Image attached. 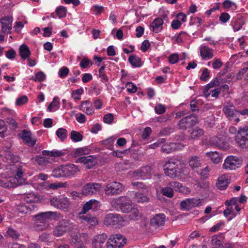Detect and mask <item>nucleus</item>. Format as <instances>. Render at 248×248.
<instances>
[{
    "label": "nucleus",
    "instance_id": "44",
    "mask_svg": "<svg viewBox=\"0 0 248 248\" xmlns=\"http://www.w3.org/2000/svg\"><path fill=\"white\" fill-rule=\"evenodd\" d=\"M81 234L79 233H76L71 236L70 239V243L72 245H74L75 247H80V246H84L81 240Z\"/></svg>",
    "mask_w": 248,
    "mask_h": 248
},
{
    "label": "nucleus",
    "instance_id": "36",
    "mask_svg": "<svg viewBox=\"0 0 248 248\" xmlns=\"http://www.w3.org/2000/svg\"><path fill=\"white\" fill-rule=\"evenodd\" d=\"M128 60L132 66L135 68L140 67L143 65L141 59L135 54L130 55Z\"/></svg>",
    "mask_w": 248,
    "mask_h": 248
},
{
    "label": "nucleus",
    "instance_id": "50",
    "mask_svg": "<svg viewBox=\"0 0 248 248\" xmlns=\"http://www.w3.org/2000/svg\"><path fill=\"white\" fill-rule=\"evenodd\" d=\"M38 198L36 195L32 193L25 194L24 197V201L28 204H32L37 201Z\"/></svg>",
    "mask_w": 248,
    "mask_h": 248
},
{
    "label": "nucleus",
    "instance_id": "9",
    "mask_svg": "<svg viewBox=\"0 0 248 248\" xmlns=\"http://www.w3.org/2000/svg\"><path fill=\"white\" fill-rule=\"evenodd\" d=\"M242 160L238 156L229 155L225 159L223 168L227 170H233L241 167Z\"/></svg>",
    "mask_w": 248,
    "mask_h": 248
},
{
    "label": "nucleus",
    "instance_id": "30",
    "mask_svg": "<svg viewBox=\"0 0 248 248\" xmlns=\"http://www.w3.org/2000/svg\"><path fill=\"white\" fill-rule=\"evenodd\" d=\"M200 54L202 59L209 60L213 58V52L212 49L207 46L201 45L200 46Z\"/></svg>",
    "mask_w": 248,
    "mask_h": 248
},
{
    "label": "nucleus",
    "instance_id": "20",
    "mask_svg": "<svg viewBox=\"0 0 248 248\" xmlns=\"http://www.w3.org/2000/svg\"><path fill=\"white\" fill-rule=\"evenodd\" d=\"M184 145L181 143L167 142L163 144L161 146L162 151L167 154L178 150H181Z\"/></svg>",
    "mask_w": 248,
    "mask_h": 248
},
{
    "label": "nucleus",
    "instance_id": "35",
    "mask_svg": "<svg viewBox=\"0 0 248 248\" xmlns=\"http://www.w3.org/2000/svg\"><path fill=\"white\" fill-rule=\"evenodd\" d=\"M60 107V102L59 98L55 96L53 98L52 101L48 106L46 111L49 112H55L58 110Z\"/></svg>",
    "mask_w": 248,
    "mask_h": 248
},
{
    "label": "nucleus",
    "instance_id": "3",
    "mask_svg": "<svg viewBox=\"0 0 248 248\" xmlns=\"http://www.w3.org/2000/svg\"><path fill=\"white\" fill-rule=\"evenodd\" d=\"M37 221L34 225V230L41 231L45 230L48 226L46 223V220H56L62 217L61 214L57 212L47 211L41 212L33 216Z\"/></svg>",
    "mask_w": 248,
    "mask_h": 248
},
{
    "label": "nucleus",
    "instance_id": "62",
    "mask_svg": "<svg viewBox=\"0 0 248 248\" xmlns=\"http://www.w3.org/2000/svg\"><path fill=\"white\" fill-rule=\"evenodd\" d=\"M125 88L129 93H135L137 91V86L131 82H128L126 84Z\"/></svg>",
    "mask_w": 248,
    "mask_h": 248
},
{
    "label": "nucleus",
    "instance_id": "8",
    "mask_svg": "<svg viewBox=\"0 0 248 248\" xmlns=\"http://www.w3.org/2000/svg\"><path fill=\"white\" fill-rule=\"evenodd\" d=\"M126 243L125 239L121 234H113L110 236L106 243L107 248H121Z\"/></svg>",
    "mask_w": 248,
    "mask_h": 248
},
{
    "label": "nucleus",
    "instance_id": "16",
    "mask_svg": "<svg viewBox=\"0 0 248 248\" xmlns=\"http://www.w3.org/2000/svg\"><path fill=\"white\" fill-rule=\"evenodd\" d=\"M101 187V185L99 183H88L83 186L82 194L86 196L96 194L100 190Z\"/></svg>",
    "mask_w": 248,
    "mask_h": 248
},
{
    "label": "nucleus",
    "instance_id": "38",
    "mask_svg": "<svg viewBox=\"0 0 248 248\" xmlns=\"http://www.w3.org/2000/svg\"><path fill=\"white\" fill-rule=\"evenodd\" d=\"M42 153L44 156H48L49 157H60L64 155V152L57 150H43Z\"/></svg>",
    "mask_w": 248,
    "mask_h": 248
},
{
    "label": "nucleus",
    "instance_id": "57",
    "mask_svg": "<svg viewBox=\"0 0 248 248\" xmlns=\"http://www.w3.org/2000/svg\"><path fill=\"white\" fill-rule=\"evenodd\" d=\"M6 123L12 130H16L18 128V124L13 117H8L5 119Z\"/></svg>",
    "mask_w": 248,
    "mask_h": 248
},
{
    "label": "nucleus",
    "instance_id": "26",
    "mask_svg": "<svg viewBox=\"0 0 248 248\" xmlns=\"http://www.w3.org/2000/svg\"><path fill=\"white\" fill-rule=\"evenodd\" d=\"M64 169L66 178L73 177L79 171V168L73 164L64 165Z\"/></svg>",
    "mask_w": 248,
    "mask_h": 248
},
{
    "label": "nucleus",
    "instance_id": "10",
    "mask_svg": "<svg viewBox=\"0 0 248 248\" xmlns=\"http://www.w3.org/2000/svg\"><path fill=\"white\" fill-rule=\"evenodd\" d=\"M179 160L171 159L169 160L164 166V172L165 174L171 178H175V173H176L177 167L181 163Z\"/></svg>",
    "mask_w": 248,
    "mask_h": 248
},
{
    "label": "nucleus",
    "instance_id": "58",
    "mask_svg": "<svg viewBox=\"0 0 248 248\" xmlns=\"http://www.w3.org/2000/svg\"><path fill=\"white\" fill-rule=\"evenodd\" d=\"M179 60H181V58L178 53H172L168 57V62L171 64L176 63Z\"/></svg>",
    "mask_w": 248,
    "mask_h": 248
},
{
    "label": "nucleus",
    "instance_id": "48",
    "mask_svg": "<svg viewBox=\"0 0 248 248\" xmlns=\"http://www.w3.org/2000/svg\"><path fill=\"white\" fill-rule=\"evenodd\" d=\"M189 164L190 167L194 169L201 167L202 163L198 156H193L189 159Z\"/></svg>",
    "mask_w": 248,
    "mask_h": 248
},
{
    "label": "nucleus",
    "instance_id": "15",
    "mask_svg": "<svg viewBox=\"0 0 248 248\" xmlns=\"http://www.w3.org/2000/svg\"><path fill=\"white\" fill-rule=\"evenodd\" d=\"M235 141L240 146L244 147L248 141V126L239 128L235 135Z\"/></svg>",
    "mask_w": 248,
    "mask_h": 248
},
{
    "label": "nucleus",
    "instance_id": "64",
    "mask_svg": "<svg viewBox=\"0 0 248 248\" xmlns=\"http://www.w3.org/2000/svg\"><path fill=\"white\" fill-rule=\"evenodd\" d=\"M92 64V62L86 58L81 60L79 65L82 68H88Z\"/></svg>",
    "mask_w": 248,
    "mask_h": 248
},
{
    "label": "nucleus",
    "instance_id": "42",
    "mask_svg": "<svg viewBox=\"0 0 248 248\" xmlns=\"http://www.w3.org/2000/svg\"><path fill=\"white\" fill-rule=\"evenodd\" d=\"M34 160L39 166H46L48 164L52 162L49 158L41 155H36L34 157Z\"/></svg>",
    "mask_w": 248,
    "mask_h": 248
},
{
    "label": "nucleus",
    "instance_id": "54",
    "mask_svg": "<svg viewBox=\"0 0 248 248\" xmlns=\"http://www.w3.org/2000/svg\"><path fill=\"white\" fill-rule=\"evenodd\" d=\"M1 113L3 117L7 118L8 117H14L16 114L15 111L7 108H3L0 109Z\"/></svg>",
    "mask_w": 248,
    "mask_h": 248
},
{
    "label": "nucleus",
    "instance_id": "5",
    "mask_svg": "<svg viewBox=\"0 0 248 248\" xmlns=\"http://www.w3.org/2000/svg\"><path fill=\"white\" fill-rule=\"evenodd\" d=\"M127 216L124 217L117 214H108L104 218V223L106 225H124V220H126Z\"/></svg>",
    "mask_w": 248,
    "mask_h": 248
},
{
    "label": "nucleus",
    "instance_id": "39",
    "mask_svg": "<svg viewBox=\"0 0 248 248\" xmlns=\"http://www.w3.org/2000/svg\"><path fill=\"white\" fill-rule=\"evenodd\" d=\"M235 104L239 106H244L248 103V92H243L240 97L234 101Z\"/></svg>",
    "mask_w": 248,
    "mask_h": 248
},
{
    "label": "nucleus",
    "instance_id": "47",
    "mask_svg": "<svg viewBox=\"0 0 248 248\" xmlns=\"http://www.w3.org/2000/svg\"><path fill=\"white\" fill-rule=\"evenodd\" d=\"M56 134L61 141H64L67 138L68 131L64 128H59L56 131Z\"/></svg>",
    "mask_w": 248,
    "mask_h": 248
},
{
    "label": "nucleus",
    "instance_id": "22",
    "mask_svg": "<svg viewBox=\"0 0 248 248\" xmlns=\"http://www.w3.org/2000/svg\"><path fill=\"white\" fill-rule=\"evenodd\" d=\"M21 138L23 141L30 146H33L36 143V139L32 136L31 133L26 130L22 131Z\"/></svg>",
    "mask_w": 248,
    "mask_h": 248
},
{
    "label": "nucleus",
    "instance_id": "25",
    "mask_svg": "<svg viewBox=\"0 0 248 248\" xmlns=\"http://www.w3.org/2000/svg\"><path fill=\"white\" fill-rule=\"evenodd\" d=\"M166 221V217L163 214H157L153 217L150 220L152 226L157 227L163 226Z\"/></svg>",
    "mask_w": 248,
    "mask_h": 248
},
{
    "label": "nucleus",
    "instance_id": "19",
    "mask_svg": "<svg viewBox=\"0 0 248 248\" xmlns=\"http://www.w3.org/2000/svg\"><path fill=\"white\" fill-rule=\"evenodd\" d=\"M107 237V235L105 233H102L95 236L92 239V248H104Z\"/></svg>",
    "mask_w": 248,
    "mask_h": 248
},
{
    "label": "nucleus",
    "instance_id": "51",
    "mask_svg": "<svg viewBox=\"0 0 248 248\" xmlns=\"http://www.w3.org/2000/svg\"><path fill=\"white\" fill-rule=\"evenodd\" d=\"M8 127L5 122L0 119V138H4L7 136Z\"/></svg>",
    "mask_w": 248,
    "mask_h": 248
},
{
    "label": "nucleus",
    "instance_id": "12",
    "mask_svg": "<svg viewBox=\"0 0 248 248\" xmlns=\"http://www.w3.org/2000/svg\"><path fill=\"white\" fill-rule=\"evenodd\" d=\"M69 221L66 219L60 220L55 227L53 234L56 237H61L70 230Z\"/></svg>",
    "mask_w": 248,
    "mask_h": 248
},
{
    "label": "nucleus",
    "instance_id": "24",
    "mask_svg": "<svg viewBox=\"0 0 248 248\" xmlns=\"http://www.w3.org/2000/svg\"><path fill=\"white\" fill-rule=\"evenodd\" d=\"M100 206V204L99 201L93 199L90 200L84 205L82 210L79 214L86 215V213L90 210L92 209L95 210Z\"/></svg>",
    "mask_w": 248,
    "mask_h": 248
},
{
    "label": "nucleus",
    "instance_id": "52",
    "mask_svg": "<svg viewBox=\"0 0 248 248\" xmlns=\"http://www.w3.org/2000/svg\"><path fill=\"white\" fill-rule=\"evenodd\" d=\"M46 76L42 71L38 72L35 74L34 77H32L30 79L35 81L41 82L45 80Z\"/></svg>",
    "mask_w": 248,
    "mask_h": 248
},
{
    "label": "nucleus",
    "instance_id": "14",
    "mask_svg": "<svg viewBox=\"0 0 248 248\" xmlns=\"http://www.w3.org/2000/svg\"><path fill=\"white\" fill-rule=\"evenodd\" d=\"M198 123V117L194 115H190L182 119L178 123L180 129L185 130L195 125Z\"/></svg>",
    "mask_w": 248,
    "mask_h": 248
},
{
    "label": "nucleus",
    "instance_id": "53",
    "mask_svg": "<svg viewBox=\"0 0 248 248\" xmlns=\"http://www.w3.org/2000/svg\"><path fill=\"white\" fill-rule=\"evenodd\" d=\"M70 139L73 141L77 142L82 140L83 136L79 132L73 130L70 133Z\"/></svg>",
    "mask_w": 248,
    "mask_h": 248
},
{
    "label": "nucleus",
    "instance_id": "31",
    "mask_svg": "<svg viewBox=\"0 0 248 248\" xmlns=\"http://www.w3.org/2000/svg\"><path fill=\"white\" fill-rule=\"evenodd\" d=\"M233 204L232 201L226 202V204L228 205L226 209L224 211V215L225 217H228L229 215L231 216V217L228 218L229 220L232 219V217L236 216V212L234 208Z\"/></svg>",
    "mask_w": 248,
    "mask_h": 248
},
{
    "label": "nucleus",
    "instance_id": "28",
    "mask_svg": "<svg viewBox=\"0 0 248 248\" xmlns=\"http://www.w3.org/2000/svg\"><path fill=\"white\" fill-rule=\"evenodd\" d=\"M12 18L10 16H5L1 18L0 23L2 31L4 33H10L12 29Z\"/></svg>",
    "mask_w": 248,
    "mask_h": 248
},
{
    "label": "nucleus",
    "instance_id": "37",
    "mask_svg": "<svg viewBox=\"0 0 248 248\" xmlns=\"http://www.w3.org/2000/svg\"><path fill=\"white\" fill-rule=\"evenodd\" d=\"M82 222H87L91 226H94L97 223V220L95 217H91L90 216L79 214L78 216Z\"/></svg>",
    "mask_w": 248,
    "mask_h": 248
},
{
    "label": "nucleus",
    "instance_id": "17",
    "mask_svg": "<svg viewBox=\"0 0 248 248\" xmlns=\"http://www.w3.org/2000/svg\"><path fill=\"white\" fill-rule=\"evenodd\" d=\"M77 162L83 164L87 169H92L97 163V158L95 155L79 157L78 158Z\"/></svg>",
    "mask_w": 248,
    "mask_h": 248
},
{
    "label": "nucleus",
    "instance_id": "1",
    "mask_svg": "<svg viewBox=\"0 0 248 248\" xmlns=\"http://www.w3.org/2000/svg\"><path fill=\"white\" fill-rule=\"evenodd\" d=\"M4 161L7 163L4 172L0 174V186L4 188H12L23 185L25 181L23 174L25 165L20 161L18 155L11 152H6Z\"/></svg>",
    "mask_w": 248,
    "mask_h": 248
},
{
    "label": "nucleus",
    "instance_id": "6",
    "mask_svg": "<svg viewBox=\"0 0 248 248\" xmlns=\"http://www.w3.org/2000/svg\"><path fill=\"white\" fill-rule=\"evenodd\" d=\"M223 111L229 120L234 121L236 123L240 121L238 110L235 108L232 103H226L223 106Z\"/></svg>",
    "mask_w": 248,
    "mask_h": 248
},
{
    "label": "nucleus",
    "instance_id": "32",
    "mask_svg": "<svg viewBox=\"0 0 248 248\" xmlns=\"http://www.w3.org/2000/svg\"><path fill=\"white\" fill-rule=\"evenodd\" d=\"M19 54L21 58L25 60L30 58L31 52L27 45L23 44L19 46Z\"/></svg>",
    "mask_w": 248,
    "mask_h": 248
},
{
    "label": "nucleus",
    "instance_id": "45",
    "mask_svg": "<svg viewBox=\"0 0 248 248\" xmlns=\"http://www.w3.org/2000/svg\"><path fill=\"white\" fill-rule=\"evenodd\" d=\"M91 150L87 147H83L77 149L75 152V155L76 157H82L83 155H88L91 153Z\"/></svg>",
    "mask_w": 248,
    "mask_h": 248
},
{
    "label": "nucleus",
    "instance_id": "40",
    "mask_svg": "<svg viewBox=\"0 0 248 248\" xmlns=\"http://www.w3.org/2000/svg\"><path fill=\"white\" fill-rule=\"evenodd\" d=\"M52 175L55 178L65 177L64 165H62L54 169L52 172Z\"/></svg>",
    "mask_w": 248,
    "mask_h": 248
},
{
    "label": "nucleus",
    "instance_id": "60",
    "mask_svg": "<svg viewBox=\"0 0 248 248\" xmlns=\"http://www.w3.org/2000/svg\"><path fill=\"white\" fill-rule=\"evenodd\" d=\"M83 93V89L79 88L74 90L72 93V97L75 101L78 100L81 98V95Z\"/></svg>",
    "mask_w": 248,
    "mask_h": 248
},
{
    "label": "nucleus",
    "instance_id": "27",
    "mask_svg": "<svg viewBox=\"0 0 248 248\" xmlns=\"http://www.w3.org/2000/svg\"><path fill=\"white\" fill-rule=\"evenodd\" d=\"M34 204L21 203L17 207V210L22 214H30L36 208Z\"/></svg>",
    "mask_w": 248,
    "mask_h": 248
},
{
    "label": "nucleus",
    "instance_id": "4",
    "mask_svg": "<svg viewBox=\"0 0 248 248\" xmlns=\"http://www.w3.org/2000/svg\"><path fill=\"white\" fill-rule=\"evenodd\" d=\"M50 203L55 208L62 210H67L70 204L69 200L62 195L51 198Z\"/></svg>",
    "mask_w": 248,
    "mask_h": 248
},
{
    "label": "nucleus",
    "instance_id": "63",
    "mask_svg": "<svg viewBox=\"0 0 248 248\" xmlns=\"http://www.w3.org/2000/svg\"><path fill=\"white\" fill-rule=\"evenodd\" d=\"M189 199L182 201L180 203L181 208L182 210H189L191 209Z\"/></svg>",
    "mask_w": 248,
    "mask_h": 248
},
{
    "label": "nucleus",
    "instance_id": "11",
    "mask_svg": "<svg viewBox=\"0 0 248 248\" xmlns=\"http://www.w3.org/2000/svg\"><path fill=\"white\" fill-rule=\"evenodd\" d=\"M124 187L120 183L112 182L108 183L105 187L104 190L106 195L112 196L120 194Z\"/></svg>",
    "mask_w": 248,
    "mask_h": 248
},
{
    "label": "nucleus",
    "instance_id": "7",
    "mask_svg": "<svg viewBox=\"0 0 248 248\" xmlns=\"http://www.w3.org/2000/svg\"><path fill=\"white\" fill-rule=\"evenodd\" d=\"M175 173V178L183 182H186L191 177L190 170L184 163L181 162Z\"/></svg>",
    "mask_w": 248,
    "mask_h": 248
},
{
    "label": "nucleus",
    "instance_id": "18",
    "mask_svg": "<svg viewBox=\"0 0 248 248\" xmlns=\"http://www.w3.org/2000/svg\"><path fill=\"white\" fill-rule=\"evenodd\" d=\"M126 197L130 200L131 202H132V201H134L138 202L144 203L148 202L149 200V198L144 194L134 191L127 193Z\"/></svg>",
    "mask_w": 248,
    "mask_h": 248
},
{
    "label": "nucleus",
    "instance_id": "23",
    "mask_svg": "<svg viewBox=\"0 0 248 248\" xmlns=\"http://www.w3.org/2000/svg\"><path fill=\"white\" fill-rule=\"evenodd\" d=\"M78 108L88 115H92L94 113L92 104L89 100L82 101L79 105Z\"/></svg>",
    "mask_w": 248,
    "mask_h": 248
},
{
    "label": "nucleus",
    "instance_id": "55",
    "mask_svg": "<svg viewBox=\"0 0 248 248\" xmlns=\"http://www.w3.org/2000/svg\"><path fill=\"white\" fill-rule=\"evenodd\" d=\"M191 209L194 207H199L202 205L203 200L202 199L191 198L189 199Z\"/></svg>",
    "mask_w": 248,
    "mask_h": 248
},
{
    "label": "nucleus",
    "instance_id": "56",
    "mask_svg": "<svg viewBox=\"0 0 248 248\" xmlns=\"http://www.w3.org/2000/svg\"><path fill=\"white\" fill-rule=\"evenodd\" d=\"M244 22L241 19H236L232 23V26L234 31H239L242 28Z\"/></svg>",
    "mask_w": 248,
    "mask_h": 248
},
{
    "label": "nucleus",
    "instance_id": "41",
    "mask_svg": "<svg viewBox=\"0 0 248 248\" xmlns=\"http://www.w3.org/2000/svg\"><path fill=\"white\" fill-rule=\"evenodd\" d=\"M205 154L214 163L219 162L222 159L221 155L216 151L206 152Z\"/></svg>",
    "mask_w": 248,
    "mask_h": 248
},
{
    "label": "nucleus",
    "instance_id": "21",
    "mask_svg": "<svg viewBox=\"0 0 248 248\" xmlns=\"http://www.w3.org/2000/svg\"><path fill=\"white\" fill-rule=\"evenodd\" d=\"M212 143L223 150H227L230 148V145L225 141L223 137H215L211 140Z\"/></svg>",
    "mask_w": 248,
    "mask_h": 248
},
{
    "label": "nucleus",
    "instance_id": "49",
    "mask_svg": "<svg viewBox=\"0 0 248 248\" xmlns=\"http://www.w3.org/2000/svg\"><path fill=\"white\" fill-rule=\"evenodd\" d=\"M203 134L204 131L202 129L196 127L191 132L190 136L189 137V139H196L202 136Z\"/></svg>",
    "mask_w": 248,
    "mask_h": 248
},
{
    "label": "nucleus",
    "instance_id": "29",
    "mask_svg": "<svg viewBox=\"0 0 248 248\" xmlns=\"http://www.w3.org/2000/svg\"><path fill=\"white\" fill-rule=\"evenodd\" d=\"M163 20L161 18H155L150 25V30L155 33L160 32L163 29Z\"/></svg>",
    "mask_w": 248,
    "mask_h": 248
},
{
    "label": "nucleus",
    "instance_id": "61",
    "mask_svg": "<svg viewBox=\"0 0 248 248\" xmlns=\"http://www.w3.org/2000/svg\"><path fill=\"white\" fill-rule=\"evenodd\" d=\"M187 37V35L186 32L181 31L178 34L176 38V42L179 44H181L185 41Z\"/></svg>",
    "mask_w": 248,
    "mask_h": 248
},
{
    "label": "nucleus",
    "instance_id": "33",
    "mask_svg": "<svg viewBox=\"0 0 248 248\" xmlns=\"http://www.w3.org/2000/svg\"><path fill=\"white\" fill-rule=\"evenodd\" d=\"M229 182L227 177L224 175H221L218 177L216 183L217 187L220 190H224L228 186Z\"/></svg>",
    "mask_w": 248,
    "mask_h": 248
},
{
    "label": "nucleus",
    "instance_id": "43",
    "mask_svg": "<svg viewBox=\"0 0 248 248\" xmlns=\"http://www.w3.org/2000/svg\"><path fill=\"white\" fill-rule=\"evenodd\" d=\"M174 190L173 187L170 185V182L167 186L162 188L161 190V193L165 196L169 198H171L173 196Z\"/></svg>",
    "mask_w": 248,
    "mask_h": 248
},
{
    "label": "nucleus",
    "instance_id": "34",
    "mask_svg": "<svg viewBox=\"0 0 248 248\" xmlns=\"http://www.w3.org/2000/svg\"><path fill=\"white\" fill-rule=\"evenodd\" d=\"M170 185L173 187L175 191H179L183 194H187L190 192L188 187L183 186L182 184L178 182H171Z\"/></svg>",
    "mask_w": 248,
    "mask_h": 248
},
{
    "label": "nucleus",
    "instance_id": "59",
    "mask_svg": "<svg viewBox=\"0 0 248 248\" xmlns=\"http://www.w3.org/2000/svg\"><path fill=\"white\" fill-rule=\"evenodd\" d=\"M56 13L60 18H63L66 16L67 10L65 7L60 6L57 8Z\"/></svg>",
    "mask_w": 248,
    "mask_h": 248
},
{
    "label": "nucleus",
    "instance_id": "46",
    "mask_svg": "<svg viewBox=\"0 0 248 248\" xmlns=\"http://www.w3.org/2000/svg\"><path fill=\"white\" fill-rule=\"evenodd\" d=\"M222 5L225 9L232 12L237 9L236 4L230 0H225L222 3Z\"/></svg>",
    "mask_w": 248,
    "mask_h": 248
},
{
    "label": "nucleus",
    "instance_id": "13",
    "mask_svg": "<svg viewBox=\"0 0 248 248\" xmlns=\"http://www.w3.org/2000/svg\"><path fill=\"white\" fill-rule=\"evenodd\" d=\"M152 173L153 170L151 166L147 165L133 171L132 176L137 179H146L150 178Z\"/></svg>",
    "mask_w": 248,
    "mask_h": 248
},
{
    "label": "nucleus",
    "instance_id": "2",
    "mask_svg": "<svg viewBox=\"0 0 248 248\" xmlns=\"http://www.w3.org/2000/svg\"><path fill=\"white\" fill-rule=\"evenodd\" d=\"M111 206L117 210H120L123 213H129V215L127 216L126 220H124V222L128 220H138L142 217V214L139 210L134 207L132 202L127 197L121 196L118 198H115L111 201Z\"/></svg>",
    "mask_w": 248,
    "mask_h": 248
}]
</instances>
